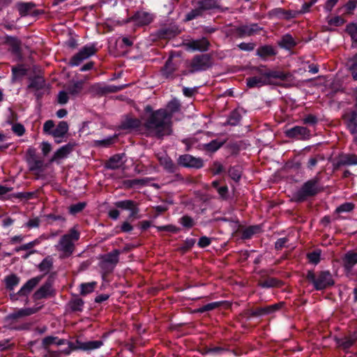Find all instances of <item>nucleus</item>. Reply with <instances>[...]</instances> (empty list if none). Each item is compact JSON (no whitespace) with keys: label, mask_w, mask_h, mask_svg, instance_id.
<instances>
[{"label":"nucleus","mask_w":357,"mask_h":357,"mask_svg":"<svg viewBox=\"0 0 357 357\" xmlns=\"http://www.w3.org/2000/svg\"><path fill=\"white\" fill-rule=\"evenodd\" d=\"M5 42L10 46L11 52L15 54H19L20 53V42L17 38L6 36L5 38Z\"/></svg>","instance_id":"72a5a7b5"},{"label":"nucleus","mask_w":357,"mask_h":357,"mask_svg":"<svg viewBox=\"0 0 357 357\" xmlns=\"http://www.w3.org/2000/svg\"><path fill=\"white\" fill-rule=\"evenodd\" d=\"M53 266V260L52 258L50 256L45 257L38 265V269L45 272V273H48L49 271L52 268Z\"/></svg>","instance_id":"37998d69"},{"label":"nucleus","mask_w":357,"mask_h":357,"mask_svg":"<svg viewBox=\"0 0 357 357\" xmlns=\"http://www.w3.org/2000/svg\"><path fill=\"white\" fill-rule=\"evenodd\" d=\"M84 304V301L78 296L74 297L68 302V306L73 312H82L83 310Z\"/></svg>","instance_id":"e433bc0d"},{"label":"nucleus","mask_w":357,"mask_h":357,"mask_svg":"<svg viewBox=\"0 0 357 357\" xmlns=\"http://www.w3.org/2000/svg\"><path fill=\"white\" fill-rule=\"evenodd\" d=\"M351 165H357V155L350 153L340 155L337 162L334 164L335 168H339L342 166Z\"/></svg>","instance_id":"aec40b11"},{"label":"nucleus","mask_w":357,"mask_h":357,"mask_svg":"<svg viewBox=\"0 0 357 357\" xmlns=\"http://www.w3.org/2000/svg\"><path fill=\"white\" fill-rule=\"evenodd\" d=\"M355 342V338H351L350 337H346L342 339H340L337 340V344L340 347H342L344 349H349Z\"/></svg>","instance_id":"8fccbe9b"},{"label":"nucleus","mask_w":357,"mask_h":357,"mask_svg":"<svg viewBox=\"0 0 357 357\" xmlns=\"http://www.w3.org/2000/svg\"><path fill=\"white\" fill-rule=\"evenodd\" d=\"M79 344L80 346L79 348H80L82 351H91L101 347L103 345V341L91 340L87 342H82V344Z\"/></svg>","instance_id":"cd10ccee"},{"label":"nucleus","mask_w":357,"mask_h":357,"mask_svg":"<svg viewBox=\"0 0 357 357\" xmlns=\"http://www.w3.org/2000/svg\"><path fill=\"white\" fill-rule=\"evenodd\" d=\"M160 164L163 169L168 173L174 174L177 181H183L182 175L179 173V167L167 155L162 156L159 158Z\"/></svg>","instance_id":"9b49d317"},{"label":"nucleus","mask_w":357,"mask_h":357,"mask_svg":"<svg viewBox=\"0 0 357 357\" xmlns=\"http://www.w3.org/2000/svg\"><path fill=\"white\" fill-rule=\"evenodd\" d=\"M43 275L36 276L29 280L17 291V294H10L13 300H17V296H26L31 293L35 287L41 281Z\"/></svg>","instance_id":"ddd939ff"},{"label":"nucleus","mask_w":357,"mask_h":357,"mask_svg":"<svg viewBox=\"0 0 357 357\" xmlns=\"http://www.w3.org/2000/svg\"><path fill=\"white\" fill-rule=\"evenodd\" d=\"M241 119L242 116L241 112L238 109H234L230 113L227 121L225 124L236 126L240 123Z\"/></svg>","instance_id":"f704fd0d"},{"label":"nucleus","mask_w":357,"mask_h":357,"mask_svg":"<svg viewBox=\"0 0 357 357\" xmlns=\"http://www.w3.org/2000/svg\"><path fill=\"white\" fill-rule=\"evenodd\" d=\"M344 269L349 273L357 264V252L348 251L342 258Z\"/></svg>","instance_id":"5701e85b"},{"label":"nucleus","mask_w":357,"mask_h":357,"mask_svg":"<svg viewBox=\"0 0 357 357\" xmlns=\"http://www.w3.org/2000/svg\"><path fill=\"white\" fill-rule=\"evenodd\" d=\"M303 121L305 124L314 126L317 123L318 119L313 114H308L303 118Z\"/></svg>","instance_id":"338daca9"},{"label":"nucleus","mask_w":357,"mask_h":357,"mask_svg":"<svg viewBox=\"0 0 357 357\" xmlns=\"http://www.w3.org/2000/svg\"><path fill=\"white\" fill-rule=\"evenodd\" d=\"M27 73V70L22 66H15L12 68V73L14 77H22Z\"/></svg>","instance_id":"052dcab7"},{"label":"nucleus","mask_w":357,"mask_h":357,"mask_svg":"<svg viewBox=\"0 0 357 357\" xmlns=\"http://www.w3.org/2000/svg\"><path fill=\"white\" fill-rule=\"evenodd\" d=\"M307 280L312 283L314 289L321 291L334 284L332 274L329 271H322L314 273L313 271H307L306 274Z\"/></svg>","instance_id":"20e7f679"},{"label":"nucleus","mask_w":357,"mask_h":357,"mask_svg":"<svg viewBox=\"0 0 357 357\" xmlns=\"http://www.w3.org/2000/svg\"><path fill=\"white\" fill-rule=\"evenodd\" d=\"M40 243L39 239H35L34 241H32L29 243H27L26 244L22 245L19 247L15 248V251L16 252H18L22 250H32L31 249L35 247L36 245H38Z\"/></svg>","instance_id":"3c124183"},{"label":"nucleus","mask_w":357,"mask_h":357,"mask_svg":"<svg viewBox=\"0 0 357 357\" xmlns=\"http://www.w3.org/2000/svg\"><path fill=\"white\" fill-rule=\"evenodd\" d=\"M82 88L83 82L82 81H78L71 85H69L67 87V91L69 94L75 96L81 92Z\"/></svg>","instance_id":"a18cd8bd"},{"label":"nucleus","mask_w":357,"mask_h":357,"mask_svg":"<svg viewBox=\"0 0 357 357\" xmlns=\"http://www.w3.org/2000/svg\"><path fill=\"white\" fill-rule=\"evenodd\" d=\"M347 127L354 135V141L357 142V111H352L344 116Z\"/></svg>","instance_id":"6ab92c4d"},{"label":"nucleus","mask_w":357,"mask_h":357,"mask_svg":"<svg viewBox=\"0 0 357 357\" xmlns=\"http://www.w3.org/2000/svg\"><path fill=\"white\" fill-rule=\"evenodd\" d=\"M54 128V123L52 120H47L43 124V131L46 134L52 135V132Z\"/></svg>","instance_id":"69168bd1"},{"label":"nucleus","mask_w":357,"mask_h":357,"mask_svg":"<svg viewBox=\"0 0 357 357\" xmlns=\"http://www.w3.org/2000/svg\"><path fill=\"white\" fill-rule=\"evenodd\" d=\"M283 303H275L271 305H266L264 307L265 315L270 314L274 313L275 312L279 310L282 307Z\"/></svg>","instance_id":"13d9d810"},{"label":"nucleus","mask_w":357,"mask_h":357,"mask_svg":"<svg viewBox=\"0 0 357 357\" xmlns=\"http://www.w3.org/2000/svg\"><path fill=\"white\" fill-rule=\"evenodd\" d=\"M204 10L201 7L199 4L197 3V7L195 9H192L189 13H188L185 15V20L190 21L192 20L201 15H202L204 13Z\"/></svg>","instance_id":"49530a36"},{"label":"nucleus","mask_w":357,"mask_h":357,"mask_svg":"<svg viewBox=\"0 0 357 357\" xmlns=\"http://www.w3.org/2000/svg\"><path fill=\"white\" fill-rule=\"evenodd\" d=\"M162 109L165 110L167 114L171 115V120L172 121L173 115L178 112L181 109V103L177 99H172L167 103L166 108Z\"/></svg>","instance_id":"473e14b6"},{"label":"nucleus","mask_w":357,"mask_h":357,"mask_svg":"<svg viewBox=\"0 0 357 357\" xmlns=\"http://www.w3.org/2000/svg\"><path fill=\"white\" fill-rule=\"evenodd\" d=\"M177 34L173 27H164L158 31V36L160 38H170Z\"/></svg>","instance_id":"79ce46f5"},{"label":"nucleus","mask_w":357,"mask_h":357,"mask_svg":"<svg viewBox=\"0 0 357 357\" xmlns=\"http://www.w3.org/2000/svg\"><path fill=\"white\" fill-rule=\"evenodd\" d=\"M195 238H186L183 245L180 248V250L185 252L192 248L195 244Z\"/></svg>","instance_id":"e2e57ef3"},{"label":"nucleus","mask_w":357,"mask_h":357,"mask_svg":"<svg viewBox=\"0 0 357 357\" xmlns=\"http://www.w3.org/2000/svg\"><path fill=\"white\" fill-rule=\"evenodd\" d=\"M86 206L85 202H78L75 204H72L69 207V213L72 215H75L81 212Z\"/></svg>","instance_id":"603ef678"},{"label":"nucleus","mask_w":357,"mask_h":357,"mask_svg":"<svg viewBox=\"0 0 357 357\" xmlns=\"http://www.w3.org/2000/svg\"><path fill=\"white\" fill-rule=\"evenodd\" d=\"M261 29L262 28L256 23L242 24L238 26H234L231 30V33L235 37L243 38L255 35L261 30Z\"/></svg>","instance_id":"6e6552de"},{"label":"nucleus","mask_w":357,"mask_h":357,"mask_svg":"<svg viewBox=\"0 0 357 357\" xmlns=\"http://www.w3.org/2000/svg\"><path fill=\"white\" fill-rule=\"evenodd\" d=\"M220 305V302L210 303H208L206 305H204L200 307L197 310V312L203 313L205 312L211 311V310L218 307Z\"/></svg>","instance_id":"864d4df0"},{"label":"nucleus","mask_w":357,"mask_h":357,"mask_svg":"<svg viewBox=\"0 0 357 357\" xmlns=\"http://www.w3.org/2000/svg\"><path fill=\"white\" fill-rule=\"evenodd\" d=\"M229 176L230 178L235 181H238L241 178L242 174V169L239 165H236L234 167H231L228 171Z\"/></svg>","instance_id":"c03bdc74"},{"label":"nucleus","mask_w":357,"mask_h":357,"mask_svg":"<svg viewBox=\"0 0 357 357\" xmlns=\"http://www.w3.org/2000/svg\"><path fill=\"white\" fill-rule=\"evenodd\" d=\"M126 86V84L116 86L112 84H96L92 86L91 89L96 95L102 96L108 93L120 91L125 89Z\"/></svg>","instance_id":"f8f14e48"},{"label":"nucleus","mask_w":357,"mask_h":357,"mask_svg":"<svg viewBox=\"0 0 357 357\" xmlns=\"http://www.w3.org/2000/svg\"><path fill=\"white\" fill-rule=\"evenodd\" d=\"M121 251L119 250H114L102 257L100 266L105 269H110L111 271L117 264L119 260V255Z\"/></svg>","instance_id":"2eb2a0df"},{"label":"nucleus","mask_w":357,"mask_h":357,"mask_svg":"<svg viewBox=\"0 0 357 357\" xmlns=\"http://www.w3.org/2000/svg\"><path fill=\"white\" fill-rule=\"evenodd\" d=\"M178 165L187 168L200 169L204 166L201 158H196L190 154L181 155L177 160Z\"/></svg>","instance_id":"1a4fd4ad"},{"label":"nucleus","mask_w":357,"mask_h":357,"mask_svg":"<svg viewBox=\"0 0 357 357\" xmlns=\"http://www.w3.org/2000/svg\"><path fill=\"white\" fill-rule=\"evenodd\" d=\"M131 20L135 22L138 26H144L152 22L153 16L151 13L145 11H137L131 17Z\"/></svg>","instance_id":"4be33fe9"},{"label":"nucleus","mask_w":357,"mask_h":357,"mask_svg":"<svg viewBox=\"0 0 357 357\" xmlns=\"http://www.w3.org/2000/svg\"><path fill=\"white\" fill-rule=\"evenodd\" d=\"M257 226H251L244 229L242 231L241 238L243 240L250 239L258 231Z\"/></svg>","instance_id":"09e8293b"},{"label":"nucleus","mask_w":357,"mask_h":357,"mask_svg":"<svg viewBox=\"0 0 357 357\" xmlns=\"http://www.w3.org/2000/svg\"><path fill=\"white\" fill-rule=\"evenodd\" d=\"M96 285V282H87V283H82L79 285L80 287V294L82 296H85L93 291Z\"/></svg>","instance_id":"de8ad7c7"},{"label":"nucleus","mask_w":357,"mask_h":357,"mask_svg":"<svg viewBox=\"0 0 357 357\" xmlns=\"http://www.w3.org/2000/svg\"><path fill=\"white\" fill-rule=\"evenodd\" d=\"M54 290L52 287V282L49 279L34 294V300H40L53 296Z\"/></svg>","instance_id":"f3484780"},{"label":"nucleus","mask_w":357,"mask_h":357,"mask_svg":"<svg viewBox=\"0 0 357 357\" xmlns=\"http://www.w3.org/2000/svg\"><path fill=\"white\" fill-rule=\"evenodd\" d=\"M285 135L289 138H296L303 140L309 139L311 135L310 130L303 126H294L288 129L285 132Z\"/></svg>","instance_id":"dca6fc26"},{"label":"nucleus","mask_w":357,"mask_h":357,"mask_svg":"<svg viewBox=\"0 0 357 357\" xmlns=\"http://www.w3.org/2000/svg\"><path fill=\"white\" fill-rule=\"evenodd\" d=\"M276 54V50L271 45H263L259 47L257 50V55L262 59H266L268 56H275Z\"/></svg>","instance_id":"c85d7f7f"},{"label":"nucleus","mask_w":357,"mask_h":357,"mask_svg":"<svg viewBox=\"0 0 357 357\" xmlns=\"http://www.w3.org/2000/svg\"><path fill=\"white\" fill-rule=\"evenodd\" d=\"M209 41L206 38L192 40L188 43V47L193 51L206 52L208 50Z\"/></svg>","instance_id":"b1692460"},{"label":"nucleus","mask_w":357,"mask_h":357,"mask_svg":"<svg viewBox=\"0 0 357 357\" xmlns=\"http://www.w3.org/2000/svg\"><path fill=\"white\" fill-rule=\"evenodd\" d=\"M347 66L350 71L357 70V55L348 59Z\"/></svg>","instance_id":"774afa93"},{"label":"nucleus","mask_w":357,"mask_h":357,"mask_svg":"<svg viewBox=\"0 0 357 357\" xmlns=\"http://www.w3.org/2000/svg\"><path fill=\"white\" fill-rule=\"evenodd\" d=\"M6 287L7 289L12 291L20 282V278L15 274L8 275L4 279Z\"/></svg>","instance_id":"a19ab883"},{"label":"nucleus","mask_w":357,"mask_h":357,"mask_svg":"<svg viewBox=\"0 0 357 357\" xmlns=\"http://www.w3.org/2000/svg\"><path fill=\"white\" fill-rule=\"evenodd\" d=\"M176 69V67L173 63L172 59H168L165 62V65L161 70L162 75L167 79L172 78Z\"/></svg>","instance_id":"7c9ffc66"},{"label":"nucleus","mask_w":357,"mask_h":357,"mask_svg":"<svg viewBox=\"0 0 357 357\" xmlns=\"http://www.w3.org/2000/svg\"><path fill=\"white\" fill-rule=\"evenodd\" d=\"M290 77H291V75L281 70H267L260 71V75L259 76L247 78L246 83L249 88H259L264 85L273 84V79L285 81Z\"/></svg>","instance_id":"f03ea898"},{"label":"nucleus","mask_w":357,"mask_h":357,"mask_svg":"<svg viewBox=\"0 0 357 357\" xmlns=\"http://www.w3.org/2000/svg\"><path fill=\"white\" fill-rule=\"evenodd\" d=\"M144 126L149 136L158 139L172 133L171 115L162 109L152 111L146 117Z\"/></svg>","instance_id":"f257e3e1"},{"label":"nucleus","mask_w":357,"mask_h":357,"mask_svg":"<svg viewBox=\"0 0 357 357\" xmlns=\"http://www.w3.org/2000/svg\"><path fill=\"white\" fill-rule=\"evenodd\" d=\"M220 0H200L198 4L201 6L204 11L218 8Z\"/></svg>","instance_id":"ea45409f"},{"label":"nucleus","mask_w":357,"mask_h":357,"mask_svg":"<svg viewBox=\"0 0 357 357\" xmlns=\"http://www.w3.org/2000/svg\"><path fill=\"white\" fill-rule=\"evenodd\" d=\"M76 144L75 142H69L60 147L53 155L50 162L58 161L66 158L73 151Z\"/></svg>","instance_id":"a211bd4d"},{"label":"nucleus","mask_w":357,"mask_h":357,"mask_svg":"<svg viewBox=\"0 0 357 357\" xmlns=\"http://www.w3.org/2000/svg\"><path fill=\"white\" fill-rule=\"evenodd\" d=\"M124 154H116L112 156L105 163V168L109 169H117L120 168L123 164V158Z\"/></svg>","instance_id":"393cba45"},{"label":"nucleus","mask_w":357,"mask_h":357,"mask_svg":"<svg viewBox=\"0 0 357 357\" xmlns=\"http://www.w3.org/2000/svg\"><path fill=\"white\" fill-rule=\"evenodd\" d=\"M321 191L319 178L314 177L305 182L299 190L294 193L297 202H303L308 197L315 196Z\"/></svg>","instance_id":"39448f33"},{"label":"nucleus","mask_w":357,"mask_h":357,"mask_svg":"<svg viewBox=\"0 0 357 357\" xmlns=\"http://www.w3.org/2000/svg\"><path fill=\"white\" fill-rule=\"evenodd\" d=\"M26 162L31 172H40L43 170L44 162L37 157L35 149L29 148L27 150Z\"/></svg>","instance_id":"9d476101"},{"label":"nucleus","mask_w":357,"mask_h":357,"mask_svg":"<svg viewBox=\"0 0 357 357\" xmlns=\"http://www.w3.org/2000/svg\"><path fill=\"white\" fill-rule=\"evenodd\" d=\"M21 17L26 16L36 6L33 2H18L15 5Z\"/></svg>","instance_id":"2f4dec72"},{"label":"nucleus","mask_w":357,"mask_h":357,"mask_svg":"<svg viewBox=\"0 0 357 357\" xmlns=\"http://www.w3.org/2000/svg\"><path fill=\"white\" fill-rule=\"evenodd\" d=\"M346 31L351 36L352 39L357 37V24L351 23L347 26Z\"/></svg>","instance_id":"0e129e2a"},{"label":"nucleus","mask_w":357,"mask_h":357,"mask_svg":"<svg viewBox=\"0 0 357 357\" xmlns=\"http://www.w3.org/2000/svg\"><path fill=\"white\" fill-rule=\"evenodd\" d=\"M179 222L183 225V227L186 228H191L195 225V221L193 220V219L188 215H183L180 219Z\"/></svg>","instance_id":"bf43d9fd"},{"label":"nucleus","mask_w":357,"mask_h":357,"mask_svg":"<svg viewBox=\"0 0 357 357\" xmlns=\"http://www.w3.org/2000/svg\"><path fill=\"white\" fill-rule=\"evenodd\" d=\"M68 130L69 126L66 121H61L58 123L52 132V135L54 137L55 142L56 144L62 142L61 138L63 137L66 135Z\"/></svg>","instance_id":"412c9836"},{"label":"nucleus","mask_w":357,"mask_h":357,"mask_svg":"<svg viewBox=\"0 0 357 357\" xmlns=\"http://www.w3.org/2000/svg\"><path fill=\"white\" fill-rule=\"evenodd\" d=\"M278 45L282 48L290 50L296 45V43L291 35L286 34L282 38Z\"/></svg>","instance_id":"c9c22d12"},{"label":"nucleus","mask_w":357,"mask_h":357,"mask_svg":"<svg viewBox=\"0 0 357 357\" xmlns=\"http://www.w3.org/2000/svg\"><path fill=\"white\" fill-rule=\"evenodd\" d=\"M357 6V0H349L344 6L345 12L348 15H352Z\"/></svg>","instance_id":"5fc2aeb1"},{"label":"nucleus","mask_w":357,"mask_h":357,"mask_svg":"<svg viewBox=\"0 0 357 357\" xmlns=\"http://www.w3.org/2000/svg\"><path fill=\"white\" fill-rule=\"evenodd\" d=\"M80 234L75 228L69 230L68 234L63 235L58 243L55 245L56 250L63 252V257H70L75 250V242L79 239Z\"/></svg>","instance_id":"7ed1b4c3"},{"label":"nucleus","mask_w":357,"mask_h":357,"mask_svg":"<svg viewBox=\"0 0 357 357\" xmlns=\"http://www.w3.org/2000/svg\"><path fill=\"white\" fill-rule=\"evenodd\" d=\"M45 82L43 77L35 76L31 79L29 88L33 89L38 91L43 89L45 87Z\"/></svg>","instance_id":"58836bf2"},{"label":"nucleus","mask_w":357,"mask_h":357,"mask_svg":"<svg viewBox=\"0 0 357 357\" xmlns=\"http://www.w3.org/2000/svg\"><path fill=\"white\" fill-rule=\"evenodd\" d=\"M141 126V121L137 118L128 117L120 125V128L122 130H131L137 128Z\"/></svg>","instance_id":"bb28decb"},{"label":"nucleus","mask_w":357,"mask_h":357,"mask_svg":"<svg viewBox=\"0 0 357 357\" xmlns=\"http://www.w3.org/2000/svg\"><path fill=\"white\" fill-rule=\"evenodd\" d=\"M114 206L122 210L129 211V218H139V216L137 215L139 208L135 201L130 199L121 200L116 202Z\"/></svg>","instance_id":"4468645a"},{"label":"nucleus","mask_w":357,"mask_h":357,"mask_svg":"<svg viewBox=\"0 0 357 357\" xmlns=\"http://www.w3.org/2000/svg\"><path fill=\"white\" fill-rule=\"evenodd\" d=\"M36 310L33 308H22L16 312L9 314L7 319L15 320L21 317H27L36 312Z\"/></svg>","instance_id":"a878e982"},{"label":"nucleus","mask_w":357,"mask_h":357,"mask_svg":"<svg viewBox=\"0 0 357 357\" xmlns=\"http://www.w3.org/2000/svg\"><path fill=\"white\" fill-rule=\"evenodd\" d=\"M225 143V140L213 139L208 143L204 144L203 146L206 151L213 153L222 147Z\"/></svg>","instance_id":"4c0bfd02"},{"label":"nucleus","mask_w":357,"mask_h":357,"mask_svg":"<svg viewBox=\"0 0 357 357\" xmlns=\"http://www.w3.org/2000/svg\"><path fill=\"white\" fill-rule=\"evenodd\" d=\"M354 208V204L351 202H346L340 206H339L336 208L337 213H344V212H350Z\"/></svg>","instance_id":"4d7b16f0"},{"label":"nucleus","mask_w":357,"mask_h":357,"mask_svg":"<svg viewBox=\"0 0 357 357\" xmlns=\"http://www.w3.org/2000/svg\"><path fill=\"white\" fill-rule=\"evenodd\" d=\"M213 65V59L209 54H197L193 56L189 64L188 73L193 74L205 71Z\"/></svg>","instance_id":"423d86ee"},{"label":"nucleus","mask_w":357,"mask_h":357,"mask_svg":"<svg viewBox=\"0 0 357 357\" xmlns=\"http://www.w3.org/2000/svg\"><path fill=\"white\" fill-rule=\"evenodd\" d=\"M321 252L319 250H314L307 255L309 261L314 264H317L320 261Z\"/></svg>","instance_id":"6e6d98bb"},{"label":"nucleus","mask_w":357,"mask_h":357,"mask_svg":"<svg viewBox=\"0 0 357 357\" xmlns=\"http://www.w3.org/2000/svg\"><path fill=\"white\" fill-rule=\"evenodd\" d=\"M97 52L96 44H88L84 46L77 54H75L70 60V66H77L83 61L94 55Z\"/></svg>","instance_id":"0eeeda50"},{"label":"nucleus","mask_w":357,"mask_h":357,"mask_svg":"<svg viewBox=\"0 0 357 357\" xmlns=\"http://www.w3.org/2000/svg\"><path fill=\"white\" fill-rule=\"evenodd\" d=\"M278 280L275 278H268L264 281L259 282V286L262 288H271L278 284Z\"/></svg>","instance_id":"680f3d73"},{"label":"nucleus","mask_w":357,"mask_h":357,"mask_svg":"<svg viewBox=\"0 0 357 357\" xmlns=\"http://www.w3.org/2000/svg\"><path fill=\"white\" fill-rule=\"evenodd\" d=\"M66 340L64 339H59L58 337L47 336L42 340L43 348L47 349L50 345L56 344L58 346L65 344Z\"/></svg>","instance_id":"c756f323"}]
</instances>
